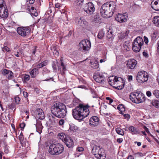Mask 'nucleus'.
I'll return each instance as SVG.
<instances>
[{"label": "nucleus", "instance_id": "obj_42", "mask_svg": "<svg viewBox=\"0 0 159 159\" xmlns=\"http://www.w3.org/2000/svg\"><path fill=\"white\" fill-rule=\"evenodd\" d=\"M84 0H75V2L77 5H81L82 4Z\"/></svg>", "mask_w": 159, "mask_h": 159}, {"label": "nucleus", "instance_id": "obj_48", "mask_svg": "<svg viewBox=\"0 0 159 159\" xmlns=\"http://www.w3.org/2000/svg\"><path fill=\"white\" fill-rule=\"evenodd\" d=\"M26 3L27 4H33L35 0H26Z\"/></svg>", "mask_w": 159, "mask_h": 159}, {"label": "nucleus", "instance_id": "obj_35", "mask_svg": "<svg viewBox=\"0 0 159 159\" xmlns=\"http://www.w3.org/2000/svg\"><path fill=\"white\" fill-rule=\"evenodd\" d=\"M124 48L125 50L126 51L129 50V43L127 42H125L124 43Z\"/></svg>", "mask_w": 159, "mask_h": 159}, {"label": "nucleus", "instance_id": "obj_30", "mask_svg": "<svg viewBox=\"0 0 159 159\" xmlns=\"http://www.w3.org/2000/svg\"><path fill=\"white\" fill-rule=\"evenodd\" d=\"M104 32L103 30H100L98 35V37L99 39H102L104 35Z\"/></svg>", "mask_w": 159, "mask_h": 159}, {"label": "nucleus", "instance_id": "obj_49", "mask_svg": "<svg viewBox=\"0 0 159 159\" xmlns=\"http://www.w3.org/2000/svg\"><path fill=\"white\" fill-rule=\"evenodd\" d=\"M84 148L82 147H79L77 148V151L78 152H81L84 151Z\"/></svg>", "mask_w": 159, "mask_h": 159}, {"label": "nucleus", "instance_id": "obj_26", "mask_svg": "<svg viewBox=\"0 0 159 159\" xmlns=\"http://www.w3.org/2000/svg\"><path fill=\"white\" fill-rule=\"evenodd\" d=\"M129 129L132 132L133 134H136L139 133V130L135 128L133 126H131L129 127Z\"/></svg>", "mask_w": 159, "mask_h": 159}, {"label": "nucleus", "instance_id": "obj_28", "mask_svg": "<svg viewBox=\"0 0 159 159\" xmlns=\"http://www.w3.org/2000/svg\"><path fill=\"white\" fill-rule=\"evenodd\" d=\"M117 108L120 111V113L121 114H122V112H124L125 111L124 106L122 104L119 105Z\"/></svg>", "mask_w": 159, "mask_h": 159}, {"label": "nucleus", "instance_id": "obj_4", "mask_svg": "<svg viewBox=\"0 0 159 159\" xmlns=\"http://www.w3.org/2000/svg\"><path fill=\"white\" fill-rule=\"evenodd\" d=\"M130 100L133 102L139 103L143 102L145 100L144 95L139 91L134 92L129 95Z\"/></svg>", "mask_w": 159, "mask_h": 159}, {"label": "nucleus", "instance_id": "obj_62", "mask_svg": "<svg viewBox=\"0 0 159 159\" xmlns=\"http://www.w3.org/2000/svg\"><path fill=\"white\" fill-rule=\"evenodd\" d=\"M37 47L36 46H35L34 47V49L33 50V51L32 52V53L33 54H34L36 52V48Z\"/></svg>", "mask_w": 159, "mask_h": 159}, {"label": "nucleus", "instance_id": "obj_33", "mask_svg": "<svg viewBox=\"0 0 159 159\" xmlns=\"http://www.w3.org/2000/svg\"><path fill=\"white\" fill-rule=\"evenodd\" d=\"M116 133L119 134L123 135L124 134V131L120 128H117L116 129Z\"/></svg>", "mask_w": 159, "mask_h": 159}, {"label": "nucleus", "instance_id": "obj_52", "mask_svg": "<svg viewBox=\"0 0 159 159\" xmlns=\"http://www.w3.org/2000/svg\"><path fill=\"white\" fill-rule=\"evenodd\" d=\"M123 140V139L122 138H118L117 139V142L119 143H121L122 142Z\"/></svg>", "mask_w": 159, "mask_h": 159}, {"label": "nucleus", "instance_id": "obj_53", "mask_svg": "<svg viewBox=\"0 0 159 159\" xmlns=\"http://www.w3.org/2000/svg\"><path fill=\"white\" fill-rule=\"evenodd\" d=\"M144 41L146 44H147L148 42V38L146 36H144Z\"/></svg>", "mask_w": 159, "mask_h": 159}, {"label": "nucleus", "instance_id": "obj_23", "mask_svg": "<svg viewBox=\"0 0 159 159\" xmlns=\"http://www.w3.org/2000/svg\"><path fill=\"white\" fill-rule=\"evenodd\" d=\"M108 81L111 83L110 84H112V83L115 84L118 82H119L118 80V78L115 76H112L109 77Z\"/></svg>", "mask_w": 159, "mask_h": 159}, {"label": "nucleus", "instance_id": "obj_31", "mask_svg": "<svg viewBox=\"0 0 159 159\" xmlns=\"http://www.w3.org/2000/svg\"><path fill=\"white\" fill-rule=\"evenodd\" d=\"M91 66L94 69L98 68L99 67L98 62L97 61H95L94 62H91Z\"/></svg>", "mask_w": 159, "mask_h": 159}, {"label": "nucleus", "instance_id": "obj_10", "mask_svg": "<svg viewBox=\"0 0 159 159\" xmlns=\"http://www.w3.org/2000/svg\"><path fill=\"white\" fill-rule=\"evenodd\" d=\"M84 11L88 14H93L95 10L94 5L92 2L86 3L83 8Z\"/></svg>", "mask_w": 159, "mask_h": 159}, {"label": "nucleus", "instance_id": "obj_58", "mask_svg": "<svg viewBox=\"0 0 159 159\" xmlns=\"http://www.w3.org/2000/svg\"><path fill=\"white\" fill-rule=\"evenodd\" d=\"M143 55L145 57H147L148 56V54L147 53V52H145V51H144L143 52Z\"/></svg>", "mask_w": 159, "mask_h": 159}, {"label": "nucleus", "instance_id": "obj_1", "mask_svg": "<svg viewBox=\"0 0 159 159\" xmlns=\"http://www.w3.org/2000/svg\"><path fill=\"white\" fill-rule=\"evenodd\" d=\"M87 105H84L80 104L72 110V115L73 117L76 120L81 121L87 117L89 113V107Z\"/></svg>", "mask_w": 159, "mask_h": 159}, {"label": "nucleus", "instance_id": "obj_56", "mask_svg": "<svg viewBox=\"0 0 159 159\" xmlns=\"http://www.w3.org/2000/svg\"><path fill=\"white\" fill-rule=\"evenodd\" d=\"M23 95L25 98H27L28 97V94L27 92L24 91L23 93Z\"/></svg>", "mask_w": 159, "mask_h": 159}, {"label": "nucleus", "instance_id": "obj_25", "mask_svg": "<svg viewBox=\"0 0 159 159\" xmlns=\"http://www.w3.org/2000/svg\"><path fill=\"white\" fill-rule=\"evenodd\" d=\"M152 22L155 25L159 27V16H155L153 18Z\"/></svg>", "mask_w": 159, "mask_h": 159}, {"label": "nucleus", "instance_id": "obj_19", "mask_svg": "<svg viewBox=\"0 0 159 159\" xmlns=\"http://www.w3.org/2000/svg\"><path fill=\"white\" fill-rule=\"evenodd\" d=\"M94 142H95V141H93L92 142V144L91 145V146L93 147L92 149V153L95 156H96L98 151H99V150H100L102 148L100 146H97L96 145H93V144L94 143Z\"/></svg>", "mask_w": 159, "mask_h": 159}, {"label": "nucleus", "instance_id": "obj_9", "mask_svg": "<svg viewBox=\"0 0 159 159\" xmlns=\"http://www.w3.org/2000/svg\"><path fill=\"white\" fill-rule=\"evenodd\" d=\"M31 30L29 27H18L17 29L18 33L22 36L25 37L29 35Z\"/></svg>", "mask_w": 159, "mask_h": 159}, {"label": "nucleus", "instance_id": "obj_41", "mask_svg": "<svg viewBox=\"0 0 159 159\" xmlns=\"http://www.w3.org/2000/svg\"><path fill=\"white\" fill-rule=\"evenodd\" d=\"M61 65L62 67V71L64 73L65 71L66 70V67L64 64V63L62 61V60L61 59Z\"/></svg>", "mask_w": 159, "mask_h": 159}, {"label": "nucleus", "instance_id": "obj_32", "mask_svg": "<svg viewBox=\"0 0 159 159\" xmlns=\"http://www.w3.org/2000/svg\"><path fill=\"white\" fill-rule=\"evenodd\" d=\"M58 62L57 61H54L53 62L52 66L53 68V70L55 72H56L57 70V65L58 64Z\"/></svg>", "mask_w": 159, "mask_h": 159}, {"label": "nucleus", "instance_id": "obj_16", "mask_svg": "<svg viewBox=\"0 0 159 159\" xmlns=\"http://www.w3.org/2000/svg\"><path fill=\"white\" fill-rule=\"evenodd\" d=\"M66 146L69 148H71L73 147L74 143L73 140L69 135L64 140V142Z\"/></svg>", "mask_w": 159, "mask_h": 159}, {"label": "nucleus", "instance_id": "obj_44", "mask_svg": "<svg viewBox=\"0 0 159 159\" xmlns=\"http://www.w3.org/2000/svg\"><path fill=\"white\" fill-rule=\"evenodd\" d=\"M30 79V75H28L25 74L24 77V81H28Z\"/></svg>", "mask_w": 159, "mask_h": 159}, {"label": "nucleus", "instance_id": "obj_63", "mask_svg": "<svg viewBox=\"0 0 159 159\" xmlns=\"http://www.w3.org/2000/svg\"><path fill=\"white\" fill-rule=\"evenodd\" d=\"M134 143H135V144L137 143L138 146H140L141 145V143L140 142H138L137 141H135V142H134Z\"/></svg>", "mask_w": 159, "mask_h": 159}, {"label": "nucleus", "instance_id": "obj_47", "mask_svg": "<svg viewBox=\"0 0 159 159\" xmlns=\"http://www.w3.org/2000/svg\"><path fill=\"white\" fill-rule=\"evenodd\" d=\"M15 102L16 103L18 104L20 102V98L18 97H16L15 98Z\"/></svg>", "mask_w": 159, "mask_h": 159}, {"label": "nucleus", "instance_id": "obj_54", "mask_svg": "<svg viewBox=\"0 0 159 159\" xmlns=\"http://www.w3.org/2000/svg\"><path fill=\"white\" fill-rule=\"evenodd\" d=\"M20 127L21 129H23L25 126V124L24 123H23L20 124Z\"/></svg>", "mask_w": 159, "mask_h": 159}, {"label": "nucleus", "instance_id": "obj_38", "mask_svg": "<svg viewBox=\"0 0 159 159\" xmlns=\"http://www.w3.org/2000/svg\"><path fill=\"white\" fill-rule=\"evenodd\" d=\"M30 14L32 16H37L38 15V13L36 11V9L33 11H30Z\"/></svg>", "mask_w": 159, "mask_h": 159}, {"label": "nucleus", "instance_id": "obj_18", "mask_svg": "<svg viewBox=\"0 0 159 159\" xmlns=\"http://www.w3.org/2000/svg\"><path fill=\"white\" fill-rule=\"evenodd\" d=\"M36 117L40 120H43L44 118V115L43 110L40 108L37 109L35 112Z\"/></svg>", "mask_w": 159, "mask_h": 159}, {"label": "nucleus", "instance_id": "obj_24", "mask_svg": "<svg viewBox=\"0 0 159 159\" xmlns=\"http://www.w3.org/2000/svg\"><path fill=\"white\" fill-rule=\"evenodd\" d=\"M68 135H66L63 133H59L58 134V138L62 140L63 142H64V140L67 137Z\"/></svg>", "mask_w": 159, "mask_h": 159}, {"label": "nucleus", "instance_id": "obj_40", "mask_svg": "<svg viewBox=\"0 0 159 159\" xmlns=\"http://www.w3.org/2000/svg\"><path fill=\"white\" fill-rule=\"evenodd\" d=\"M18 137H19V139L20 141V143L22 145L24 143H23V141L24 140V137H23V135L22 134V133H20V134L19 135Z\"/></svg>", "mask_w": 159, "mask_h": 159}, {"label": "nucleus", "instance_id": "obj_15", "mask_svg": "<svg viewBox=\"0 0 159 159\" xmlns=\"http://www.w3.org/2000/svg\"><path fill=\"white\" fill-rule=\"evenodd\" d=\"M99 123V119L96 116H92L90 119L89 124L90 125H92L94 126H95L98 125Z\"/></svg>", "mask_w": 159, "mask_h": 159}, {"label": "nucleus", "instance_id": "obj_7", "mask_svg": "<svg viewBox=\"0 0 159 159\" xmlns=\"http://www.w3.org/2000/svg\"><path fill=\"white\" fill-rule=\"evenodd\" d=\"M91 47L90 41L85 39L82 40L79 45V49L82 52H86L89 51Z\"/></svg>", "mask_w": 159, "mask_h": 159}, {"label": "nucleus", "instance_id": "obj_61", "mask_svg": "<svg viewBox=\"0 0 159 159\" xmlns=\"http://www.w3.org/2000/svg\"><path fill=\"white\" fill-rule=\"evenodd\" d=\"M91 92L93 94V97L94 98H96V95H95V93L94 91V90H91Z\"/></svg>", "mask_w": 159, "mask_h": 159}, {"label": "nucleus", "instance_id": "obj_36", "mask_svg": "<svg viewBox=\"0 0 159 159\" xmlns=\"http://www.w3.org/2000/svg\"><path fill=\"white\" fill-rule=\"evenodd\" d=\"M51 50L53 51L54 53L56 54L57 56L59 55L58 51L56 49V47L52 46L51 47Z\"/></svg>", "mask_w": 159, "mask_h": 159}, {"label": "nucleus", "instance_id": "obj_57", "mask_svg": "<svg viewBox=\"0 0 159 159\" xmlns=\"http://www.w3.org/2000/svg\"><path fill=\"white\" fill-rule=\"evenodd\" d=\"M122 114L123 115V116L125 118H127L128 119L129 118L130 115L128 114Z\"/></svg>", "mask_w": 159, "mask_h": 159}, {"label": "nucleus", "instance_id": "obj_43", "mask_svg": "<svg viewBox=\"0 0 159 159\" xmlns=\"http://www.w3.org/2000/svg\"><path fill=\"white\" fill-rule=\"evenodd\" d=\"M2 50L3 52L7 51V52H9L10 49L7 46H5L3 48H2Z\"/></svg>", "mask_w": 159, "mask_h": 159}, {"label": "nucleus", "instance_id": "obj_11", "mask_svg": "<svg viewBox=\"0 0 159 159\" xmlns=\"http://www.w3.org/2000/svg\"><path fill=\"white\" fill-rule=\"evenodd\" d=\"M5 3L0 4V17L2 18H7L8 16V10Z\"/></svg>", "mask_w": 159, "mask_h": 159}, {"label": "nucleus", "instance_id": "obj_22", "mask_svg": "<svg viewBox=\"0 0 159 159\" xmlns=\"http://www.w3.org/2000/svg\"><path fill=\"white\" fill-rule=\"evenodd\" d=\"M39 71L36 68L33 69L30 72L31 77L32 78L35 77L39 74Z\"/></svg>", "mask_w": 159, "mask_h": 159}, {"label": "nucleus", "instance_id": "obj_45", "mask_svg": "<svg viewBox=\"0 0 159 159\" xmlns=\"http://www.w3.org/2000/svg\"><path fill=\"white\" fill-rule=\"evenodd\" d=\"M48 61L47 60H45L40 63L41 64L42 67H43L45 66H46L48 64Z\"/></svg>", "mask_w": 159, "mask_h": 159}, {"label": "nucleus", "instance_id": "obj_39", "mask_svg": "<svg viewBox=\"0 0 159 159\" xmlns=\"http://www.w3.org/2000/svg\"><path fill=\"white\" fill-rule=\"evenodd\" d=\"M52 125H55L57 121L56 119L54 117L52 116V118L49 119Z\"/></svg>", "mask_w": 159, "mask_h": 159}, {"label": "nucleus", "instance_id": "obj_27", "mask_svg": "<svg viewBox=\"0 0 159 159\" xmlns=\"http://www.w3.org/2000/svg\"><path fill=\"white\" fill-rule=\"evenodd\" d=\"M36 127L37 129V131H38L39 133H40L42 132V129L43 128V127L41 122L37 123L36 125Z\"/></svg>", "mask_w": 159, "mask_h": 159}, {"label": "nucleus", "instance_id": "obj_3", "mask_svg": "<svg viewBox=\"0 0 159 159\" xmlns=\"http://www.w3.org/2000/svg\"><path fill=\"white\" fill-rule=\"evenodd\" d=\"M51 111L53 115L60 118H64L67 112L65 105L60 102L54 103L51 108Z\"/></svg>", "mask_w": 159, "mask_h": 159}, {"label": "nucleus", "instance_id": "obj_13", "mask_svg": "<svg viewBox=\"0 0 159 159\" xmlns=\"http://www.w3.org/2000/svg\"><path fill=\"white\" fill-rule=\"evenodd\" d=\"M2 74L3 75H5L7 79L11 80L13 79L14 76L13 73L11 70L6 69H2L1 71Z\"/></svg>", "mask_w": 159, "mask_h": 159}, {"label": "nucleus", "instance_id": "obj_34", "mask_svg": "<svg viewBox=\"0 0 159 159\" xmlns=\"http://www.w3.org/2000/svg\"><path fill=\"white\" fill-rule=\"evenodd\" d=\"M152 94L156 98H159V90L157 89L154 90L152 92Z\"/></svg>", "mask_w": 159, "mask_h": 159}, {"label": "nucleus", "instance_id": "obj_46", "mask_svg": "<svg viewBox=\"0 0 159 159\" xmlns=\"http://www.w3.org/2000/svg\"><path fill=\"white\" fill-rule=\"evenodd\" d=\"M65 122L64 120L63 119L60 120L59 121V124L60 126H62L63 125Z\"/></svg>", "mask_w": 159, "mask_h": 159}, {"label": "nucleus", "instance_id": "obj_59", "mask_svg": "<svg viewBox=\"0 0 159 159\" xmlns=\"http://www.w3.org/2000/svg\"><path fill=\"white\" fill-rule=\"evenodd\" d=\"M36 67L37 69H40V68H41L42 67V66L41 65V63H40L39 64H38L36 66Z\"/></svg>", "mask_w": 159, "mask_h": 159}, {"label": "nucleus", "instance_id": "obj_5", "mask_svg": "<svg viewBox=\"0 0 159 159\" xmlns=\"http://www.w3.org/2000/svg\"><path fill=\"white\" fill-rule=\"evenodd\" d=\"M64 148L62 145L59 143L51 144L50 145L48 152L52 155H58L63 151Z\"/></svg>", "mask_w": 159, "mask_h": 159}, {"label": "nucleus", "instance_id": "obj_60", "mask_svg": "<svg viewBox=\"0 0 159 159\" xmlns=\"http://www.w3.org/2000/svg\"><path fill=\"white\" fill-rule=\"evenodd\" d=\"M143 128L148 134H150L148 129L147 127H146L145 126H144Z\"/></svg>", "mask_w": 159, "mask_h": 159}, {"label": "nucleus", "instance_id": "obj_12", "mask_svg": "<svg viewBox=\"0 0 159 159\" xmlns=\"http://www.w3.org/2000/svg\"><path fill=\"white\" fill-rule=\"evenodd\" d=\"M128 14L126 13L121 14H118L115 17L116 20L120 23L125 22L127 20Z\"/></svg>", "mask_w": 159, "mask_h": 159}, {"label": "nucleus", "instance_id": "obj_6", "mask_svg": "<svg viewBox=\"0 0 159 159\" xmlns=\"http://www.w3.org/2000/svg\"><path fill=\"white\" fill-rule=\"evenodd\" d=\"M143 44V41L142 38L140 37H138L134 40L133 43V50L136 52H139Z\"/></svg>", "mask_w": 159, "mask_h": 159}, {"label": "nucleus", "instance_id": "obj_20", "mask_svg": "<svg viewBox=\"0 0 159 159\" xmlns=\"http://www.w3.org/2000/svg\"><path fill=\"white\" fill-rule=\"evenodd\" d=\"M93 78L94 80L98 83H102L104 81L105 79V77L102 75H94Z\"/></svg>", "mask_w": 159, "mask_h": 159}, {"label": "nucleus", "instance_id": "obj_51", "mask_svg": "<svg viewBox=\"0 0 159 159\" xmlns=\"http://www.w3.org/2000/svg\"><path fill=\"white\" fill-rule=\"evenodd\" d=\"M70 129H71L73 131L76 130L78 129L77 127L76 126L74 127L73 126H71L70 127Z\"/></svg>", "mask_w": 159, "mask_h": 159}, {"label": "nucleus", "instance_id": "obj_64", "mask_svg": "<svg viewBox=\"0 0 159 159\" xmlns=\"http://www.w3.org/2000/svg\"><path fill=\"white\" fill-rule=\"evenodd\" d=\"M60 4L59 3H57L55 4V7L56 8H58L60 7Z\"/></svg>", "mask_w": 159, "mask_h": 159}, {"label": "nucleus", "instance_id": "obj_14", "mask_svg": "<svg viewBox=\"0 0 159 159\" xmlns=\"http://www.w3.org/2000/svg\"><path fill=\"white\" fill-rule=\"evenodd\" d=\"M137 64V61L134 59H131L127 61L126 66L129 69H133L134 68Z\"/></svg>", "mask_w": 159, "mask_h": 159}, {"label": "nucleus", "instance_id": "obj_29", "mask_svg": "<svg viewBox=\"0 0 159 159\" xmlns=\"http://www.w3.org/2000/svg\"><path fill=\"white\" fill-rule=\"evenodd\" d=\"M152 105L157 108H159V101L157 100H153L152 102Z\"/></svg>", "mask_w": 159, "mask_h": 159}, {"label": "nucleus", "instance_id": "obj_17", "mask_svg": "<svg viewBox=\"0 0 159 159\" xmlns=\"http://www.w3.org/2000/svg\"><path fill=\"white\" fill-rule=\"evenodd\" d=\"M95 156V157L98 159H104L106 157V154L105 150L102 148L99 150Z\"/></svg>", "mask_w": 159, "mask_h": 159}, {"label": "nucleus", "instance_id": "obj_8", "mask_svg": "<svg viewBox=\"0 0 159 159\" xmlns=\"http://www.w3.org/2000/svg\"><path fill=\"white\" fill-rule=\"evenodd\" d=\"M136 80L139 83H143L148 80V75L147 72L144 71L139 72L137 75Z\"/></svg>", "mask_w": 159, "mask_h": 159}, {"label": "nucleus", "instance_id": "obj_50", "mask_svg": "<svg viewBox=\"0 0 159 159\" xmlns=\"http://www.w3.org/2000/svg\"><path fill=\"white\" fill-rule=\"evenodd\" d=\"M80 20H81V23L83 22V24H84V25L85 26H86V25H88V22L86 21H85V20H83V21L81 19V18H80Z\"/></svg>", "mask_w": 159, "mask_h": 159}, {"label": "nucleus", "instance_id": "obj_21", "mask_svg": "<svg viewBox=\"0 0 159 159\" xmlns=\"http://www.w3.org/2000/svg\"><path fill=\"white\" fill-rule=\"evenodd\" d=\"M151 7L156 11H159V0H156L153 1L151 3Z\"/></svg>", "mask_w": 159, "mask_h": 159}, {"label": "nucleus", "instance_id": "obj_37", "mask_svg": "<svg viewBox=\"0 0 159 159\" xmlns=\"http://www.w3.org/2000/svg\"><path fill=\"white\" fill-rule=\"evenodd\" d=\"M113 37L112 32L111 31H108L107 34V37L109 39H112Z\"/></svg>", "mask_w": 159, "mask_h": 159}, {"label": "nucleus", "instance_id": "obj_2", "mask_svg": "<svg viewBox=\"0 0 159 159\" xmlns=\"http://www.w3.org/2000/svg\"><path fill=\"white\" fill-rule=\"evenodd\" d=\"M117 10L115 3L112 2H107L104 3L101 7L100 13L102 16L105 18L112 16L113 13Z\"/></svg>", "mask_w": 159, "mask_h": 159}, {"label": "nucleus", "instance_id": "obj_55", "mask_svg": "<svg viewBox=\"0 0 159 159\" xmlns=\"http://www.w3.org/2000/svg\"><path fill=\"white\" fill-rule=\"evenodd\" d=\"M146 94L148 97H149L152 95V93L150 91H148L147 92Z\"/></svg>", "mask_w": 159, "mask_h": 159}]
</instances>
